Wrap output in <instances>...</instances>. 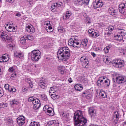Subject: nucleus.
Masks as SVG:
<instances>
[{"label": "nucleus", "instance_id": "nucleus-1", "mask_svg": "<svg viewBox=\"0 0 126 126\" xmlns=\"http://www.w3.org/2000/svg\"><path fill=\"white\" fill-rule=\"evenodd\" d=\"M74 120L75 126H86L87 120L83 117L82 111L78 110L74 113Z\"/></svg>", "mask_w": 126, "mask_h": 126}, {"label": "nucleus", "instance_id": "nucleus-2", "mask_svg": "<svg viewBox=\"0 0 126 126\" xmlns=\"http://www.w3.org/2000/svg\"><path fill=\"white\" fill-rule=\"evenodd\" d=\"M70 56V50L68 47H62L60 48L57 52L58 58L59 60H62L63 62L67 61Z\"/></svg>", "mask_w": 126, "mask_h": 126}, {"label": "nucleus", "instance_id": "nucleus-3", "mask_svg": "<svg viewBox=\"0 0 126 126\" xmlns=\"http://www.w3.org/2000/svg\"><path fill=\"white\" fill-rule=\"evenodd\" d=\"M29 56H30L33 62H38L41 58H42V54H41V51L39 50H34L30 52L28 54Z\"/></svg>", "mask_w": 126, "mask_h": 126}, {"label": "nucleus", "instance_id": "nucleus-4", "mask_svg": "<svg viewBox=\"0 0 126 126\" xmlns=\"http://www.w3.org/2000/svg\"><path fill=\"white\" fill-rule=\"evenodd\" d=\"M106 77H100L97 81V84L99 87L103 86V85H106V86H110L111 81L109 79H106Z\"/></svg>", "mask_w": 126, "mask_h": 126}, {"label": "nucleus", "instance_id": "nucleus-5", "mask_svg": "<svg viewBox=\"0 0 126 126\" xmlns=\"http://www.w3.org/2000/svg\"><path fill=\"white\" fill-rule=\"evenodd\" d=\"M68 45L70 46H72L75 49H79L81 48V44L79 43L77 40L74 37H72L68 40Z\"/></svg>", "mask_w": 126, "mask_h": 126}, {"label": "nucleus", "instance_id": "nucleus-6", "mask_svg": "<svg viewBox=\"0 0 126 126\" xmlns=\"http://www.w3.org/2000/svg\"><path fill=\"white\" fill-rule=\"evenodd\" d=\"M117 32L119 34L115 36V39L121 42V41H123L124 36H126V31L123 29H118Z\"/></svg>", "mask_w": 126, "mask_h": 126}, {"label": "nucleus", "instance_id": "nucleus-7", "mask_svg": "<svg viewBox=\"0 0 126 126\" xmlns=\"http://www.w3.org/2000/svg\"><path fill=\"white\" fill-rule=\"evenodd\" d=\"M112 64L117 68H122L125 65V63L121 59H115L112 61Z\"/></svg>", "mask_w": 126, "mask_h": 126}, {"label": "nucleus", "instance_id": "nucleus-8", "mask_svg": "<svg viewBox=\"0 0 126 126\" xmlns=\"http://www.w3.org/2000/svg\"><path fill=\"white\" fill-rule=\"evenodd\" d=\"M88 32L89 33V35L90 37H92L93 38H97L100 36V34L99 32L96 31H95L93 29H90L88 31Z\"/></svg>", "mask_w": 126, "mask_h": 126}, {"label": "nucleus", "instance_id": "nucleus-9", "mask_svg": "<svg viewBox=\"0 0 126 126\" xmlns=\"http://www.w3.org/2000/svg\"><path fill=\"white\" fill-rule=\"evenodd\" d=\"M1 38L3 41L5 42H10L12 38L10 36H8V32L3 31L1 34Z\"/></svg>", "mask_w": 126, "mask_h": 126}, {"label": "nucleus", "instance_id": "nucleus-10", "mask_svg": "<svg viewBox=\"0 0 126 126\" xmlns=\"http://www.w3.org/2000/svg\"><path fill=\"white\" fill-rule=\"evenodd\" d=\"M90 0H77L74 1V4L77 5V6H82L83 4L84 5H88Z\"/></svg>", "mask_w": 126, "mask_h": 126}, {"label": "nucleus", "instance_id": "nucleus-11", "mask_svg": "<svg viewBox=\"0 0 126 126\" xmlns=\"http://www.w3.org/2000/svg\"><path fill=\"white\" fill-rule=\"evenodd\" d=\"M119 11L122 14L126 15V3L119 4Z\"/></svg>", "mask_w": 126, "mask_h": 126}, {"label": "nucleus", "instance_id": "nucleus-12", "mask_svg": "<svg viewBox=\"0 0 126 126\" xmlns=\"http://www.w3.org/2000/svg\"><path fill=\"white\" fill-rule=\"evenodd\" d=\"M43 111H47L46 113L49 116H54L55 115L53 108L49 107L48 105H46L43 107Z\"/></svg>", "mask_w": 126, "mask_h": 126}, {"label": "nucleus", "instance_id": "nucleus-13", "mask_svg": "<svg viewBox=\"0 0 126 126\" xmlns=\"http://www.w3.org/2000/svg\"><path fill=\"white\" fill-rule=\"evenodd\" d=\"M44 27L47 30V32H53V28L49 21H47L44 22Z\"/></svg>", "mask_w": 126, "mask_h": 126}, {"label": "nucleus", "instance_id": "nucleus-14", "mask_svg": "<svg viewBox=\"0 0 126 126\" xmlns=\"http://www.w3.org/2000/svg\"><path fill=\"white\" fill-rule=\"evenodd\" d=\"M80 61L83 63V67L87 68L88 67V64L89 63L88 59L85 56H83L81 57Z\"/></svg>", "mask_w": 126, "mask_h": 126}, {"label": "nucleus", "instance_id": "nucleus-15", "mask_svg": "<svg viewBox=\"0 0 126 126\" xmlns=\"http://www.w3.org/2000/svg\"><path fill=\"white\" fill-rule=\"evenodd\" d=\"M89 114L91 118H95L97 115V110L94 107H90L89 109Z\"/></svg>", "mask_w": 126, "mask_h": 126}, {"label": "nucleus", "instance_id": "nucleus-16", "mask_svg": "<svg viewBox=\"0 0 126 126\" xmlns=\"http://www.w3.org/2000/svg\"><path fill=\"white\" fill-rule=\"evenodd\" d=\"M61 6H62V2H61L52 4L51 7V10L53 12H56L57 9Z\"/></svg>", "mask_w": 126, "mask_h": 126}, {"label": "nucleus", "instance_id": "nucleus-17", "mask_svg": "<svg viewBox=\"0 0 126 126\" xmlns=\"http://www.w3.org/2000/svg\"><path fill=\"white\" fill-rule=\"evenodd\" d=\"M5 28L8 32H15L16 28L14 26H12L11 24H6L5 25Z\"/></svg>", "mask_w": 126, "mask_h": 126}, {"label": "nucleus", "instance_id": "nucleus-18", "mask_svg": "<svg viewBox=\"0 0 126 126\" xmlns=\"http://www.w3.org/2000/svg\"><path fill=\"white\" fill-rule=\"evenodd\" d=\"M126 81V79L125 76H117L116 78V82L117 83L121 84V83H125Z\"/></svg>", "mask_w": 126, "mask_h": 126}, {"label": "nucleus", "instance_id": "nucleus-19", "mask_svg": "<svg viewBox=\"0 0 126 126\" xmlns=\"http://www.w3.org/2000/svg\"><path fill=\"white\" fill-rule=\"evenodd\" d=\"M103 5H104V3L99 0H96L93 2V7H94V8H99L102 7Z\"/></svg>", "mask_w": 126, "mask_h": 126}, {"label": "nucleus", "instance_id": "nucleus-20", "mask_svg": "<svg viewBox=\"0 0 126 126\" xmlns=\"http://www.w3.org/2000/svg\"><path fill=\"white\" fill-rule=\"evenodd\" d=\"M26 30H27L29 33L33 34V33L35 32V28H34V26L31 24L27 25L26 26Z\"/></svg>", "mask_w": 126, "mask_h": 126}, {"label": "nucleus", "instance_id": "nucleus-21", "mask_svg": "<svg viewBox=\"0 0 126 126\" xmlns=\"http://www.w3.org/2000/svg\"><path fill=\"white\" fill-rule=\"evenodd\" d=\"M32 104L33 105V109H34V110H38V109L41 107V102L38 99H35L33 101Z\"/></svg>", "mask_w": 126, "mask_h": 126}, {"label": "nucleus", "instance_id": "nucleus-22", "mask_svg": "<svg viewBox=\"0 0 126 126\" xmlns=\"http://www.w3.org/2000/svg\"><path fill=\"white\" fill-rule=\"evenodd\" d=\"M121 118V115L118 111H116L114 113V115L113 117V122L115 123V124L118 123V122L119 121V119Z\"/></svg>", "mask_w": 126, "mask_h": 126}, {"label": "nucleus", "instance_id": "nucleus-23", "mask_svg": "<svg viewBox=\"0 0 126 126\" xmlns=\"http://www.w3.org/2000/svg\"><path fill=\"white\" fill-rule=\"evenodd\" d=\"M96 95L97 97L100 96V97H102V98H106L107 97V94H106V93L103 90H97L96 91Z\"/></svg>", "mask_w": 126, "mask_h": 126}, {"label": "nucleus", "instance_id": "nucleus-24", "mask_svg": "<svg viewBox=\"0 0 126 126\" xmlns=\"http://www.w3.org/2000/svg\"><path fill=\"white\" fill-rule=\"evenodd\" d=\"M19 126H23L25 123V118L24 116H20L17 119Z\"/></svg>", "mask_w": 126, "mask_h": 126}, {"label": "nucleus", "instance_id": "nucleus-25", "mask_svg": "<svg viewBox=\"0 0 126 126\" xmlns=\"http://www.w3.org/2000/svg\"><path fill=\"white\" fill-rule=\"evenodd\" d=\"M9 61V56L7 54H3L0 58V62H8Z\"/></svg>", "mask_w": 126, "mask_h": 126}, {"label": "nucleus", "instance_id": "nucleus-26", "mask_svg": "<svg viewBox=\"0 0 126 126\" xmlns=\"http://www.w3.org/2000/svg\"><path fill=\"white\" fill-rule=\"evenodd\" d=\"M48 83V80L46 79H44V81H40L39 85L42 88H45L47 86V84Z\"/></svg>", "mask_w": 126, "mask_h": 126}, {"label": "nucleus", "instance_id": "nucleus-27", "mask_svg": "<svg viewBox=\"0 0 126 126\" xmlns=\"http://www.w3.org/2000/svg\"><path fill=\"white\" fill-rule=\"evenodd\" d=\"M58 71L60 72L61 74H64L65 72V68L63 66H59L57 67Z\"/></svg>", "mask_w": 126, "mask_h": 126}, {"label": "nucleus", "instance_id": "nucleus-28", "mask_svg": "<svg viewBox=\"0 0 126 126\" xmlns=\"http://www.w3.org/2000/svg\"><path fill=\"white\" fill-rule=\"evenodd\" d=\"M74 88L75 90H77V91H81V90H83V86H82V85L80 84H77L75 85Z\"/></svg>", "mask_w": 126, "mask_h": 126}, {"label": "nucleus", "instance_id": "nucleus-29", "mask_svg": "<svg viewBox=\"0 0 126 126\" xmlns=\"http://www.w3.org/2000/svg\"><path fill=\"white\" fill-rule=\"evenodd\" d=\"M109 13L111 15H116L117 14V10L112 7L109 8Z\"/></svg>", "mask_w": 126, "mask_h": 126}, {"label": "nucleus", "instance_id": "nucleus-30", "mask_svg": "<svg viewBox=\"0 0 126 126\" xmlns=\"http://www.w3.org/2000/svg\"><path fill=\"white\" fill-rule=\"evenodd\" d=\"M58 90V88L56 86L52 87L49 90V95H51L52 93H55Z\"/></svg>", "mask_w": 126, "mask_h": 126}, {"label": "nucleus", "instance_id": "nucleus-31", "mask_svg": "<svg viewBox=\"0 0 126 126\" xmlns=\"http://www.w3.org/2000/svg\"><path fill=\"white\" fill-rule=\"evenodd\" d=\"M72 14L71 13V12L67 11L66 12L65 16H64L63 17V19H69V17H70V16H71Z\"/></svg>", "mask_w": 126, "mask_h": 126}, {"label": "nucleus", "instance_id": "nucleus-32", "mask_svg": "<svg viewBox=\"0 0 126 126\" xmlns=\"http://www.w3.org/2000/svg\"><path fill=\"white\" fill-rule=\"evenodd\" d=\"M25 81L29 83L30 88H33V82L31 81V79H30V78L26 79Z\"/></svg>", "mask_w": 126, "mask_h": 126}, {"label": "nucleus", "instance_id": "nucleus-33", "mask_svg": "<svg viewBox=\"0 0 126 126\" xmlns=\"http://www.w3.org/2000/svg\"><path fill=\"white\" fill-rule=\"evenodd\" d=\"M8 71L11 73H15L16 72V67L14 66L13 67H10L9 68Z\"/></svg>", "mask_w": 126, "mask_h": 126}, {"label": "nucleus", "instance_id": "nucleus-34", "mask_svg": "<svg viewBox=\"0 0 126 126\" xmlns=\"http://www.w3.org/2000/svg\"><path fill=\"white\" fill-rule=\"evenodd\" d=\"M14 57L16 58H22L23 57V54L16 51L14 53Z\"/></svg>", "mask_w": 126, "mask_h": 126}, {"label": "nucleus", "instance_id": "nucleus-35", "mask_svg": "<svg viewBox=\"0 0 126 126\" xmlns=\"http://www.w3.org/2000/svg\"><path fill=\"white\" fill-rule=\"evenodd\" d=\"M26 40H29V41H33L34 40V36L33 35H25Z\"/></svg>", "mask_w": 126, "mask_h": 126}, {"label": "nucleus", "instance_id": "nucleus-36", "mask_svg": "<svg viewBox=\"0 0 126 126\" xmlns=\"http://www.w3.org/2000/svg\"><path fill=\"white\" fill-rule=\"evenodd\" d=\"M26 37H25V35H24L23 37H21L20 39V43L22 44V45H24L26 41Z\"/></svg>", "mask_w": 126, "mask_h": 126}, {"label": "nucleus", "instance_id": "nucleus-37", "mask_svg": "<svg viewBox=\"0 0 126 126\" xmlns=\"http://www.w3.org/2000/svg\"><path fill=\"white\" fill-rule=\"evenodd\" d=\"M30 126H40V123L38 122H32L30 124Z\"/></svg>", "mask_w": 126, "mask_h": 126}, {"label": "nucleus", "instance_id": "nucleus-38", "mask_svg": "<svg viewBox=\"0 0 126 126\" xmlns=\"http://www.w3.org/2000/svg\"><path fill=\"white\" fill-rule=\"evenodd\" d=\"M88 42V40H87V39H84L82 42V43H81L82 46H83V47L84 48V49H85V48H86V47L87 46Z\"/></svg>", "mask_w": 126, "mask_h": 126}, {"label": "nucleus", "instance_id": "nucleus-39", "mask_svg": "<svg viewBox=\"0 0 126 126\" xmlns=\"http://www.w3.org/2000/svg\"><path fill=\"white\" fill-rule=\"evenodd\" d=\"M111 45H109L108 46H107L106 47H105L104 49V53H105L106 54L109 53V51L110 50V49H111Z\"/></svg>", "mask_w": 126, "mask_h": 126}, {"label": "nucleus", "instance_id": "nucleus-40", "mask_svg": "<svg viewBox=\"0 0 126 126\" xmlns=\"http://www.w3.org/2000/svg\"><path fill=\"white\" fill-rule=\"evenodd\" d=\"M4 95V91H3V89L2 88L0 87V98L3 97Z\"/></svg>", "mask_w": 126, "mask_h": 126}, {"label": "nucleus", "instance_id": "nucleus-41", "mask_svg": "<svg viewBox=\"0 0 126 126\" xmlns=\"http://www.w3.org/2000/svg\"><path fill=\"white\" fill-rule=\"evenodd\" d=\"M10 103L11 105H17V104H18V101L16 99H12L10 101Z\"/></svg>", "mask_w": 126, "mask_h": 126}, {"label": "nucleus", "instance_id": "nucleus-42", "mask_svg": "<svg viewBox=\"0 0 126 126\" xmlns=\"http://www.w3.org/2000/svg\"><path fill=\"white\" fill-rule=\"evenodd\" d=\"M58 123V121L56 120H51L48 122V123L50 125V126H52V125H56Z\"/></svg>", "mask_w": 126, "mask_h": 126}, {"label": "nucleus", "instance_id": "nucleus-43", "mask_svg": "<svg viewBox=\"0 0 126 126\" xmlns=\"http://www.w3.org/2000/svg\"><path fill=\"white\" fill-rule=\"evenodd\" d=\"M107 30L110 31V32H112L113 30L115 29V28L113 26H109L108 28H106Z\"/></svg>", "mask_w": 126, "mask_h": 126}, {"label": "nucleus", "instance_id": "nucleus-44", "mask_svg": "<svg viewBox=\"0 0 126 126\" xmlns=\"http://www.w3.org/2000/svg\"><path fill=\"white\" fill-rule=\"evenodd\" d=\"M58 30L59 32H60V33H63L65 31L64 28L63 27H58Z\"/></svg>", "mask_w": 126, "mask_h": 126}, {"label": "nucleus", "instance_id": "nucleus-45", "mask_svg": "<svg viewBox=\"0 0 126 126\" xmlns=\"http://www.w3.org/2000/svg\"><path fill=\"white\" fill-rule=\"evenodd\" d=\"M63 118L65 119V120H66V121L68 122V121H69V114H65L63 116Z\"/></svg>", "mask_w": 126, "mask_h": 126}, {"label": "nucleus", "instance_id": "nucleus-46", "mask_svg": "<svg viewBox=\"0 0 126 126\" xmlns=\"http://www.w3.org/2000/svg\"><path fill=\"white\" fill-rule=\"evenodd\" d=\"M8 106V104L6 103H1V108H6Z\"/></svg>", "mask_w": 126, "mask_h": 126}, {"label": "nucleus", "instance_id": "nucleus-47", "mask_svg": "<svg viewBox=\"0 0 126 126\" xmlns=\"http://www.w3.org/2000/svg\"><path fill=\"white\" fill-rule=\"evenodd\" d=\"M41 99L43 101H47V100H48V98H47V96H46L45 94L41 95Z\"/></svg>", "mask_w": 126, "mask_h": 126}, {"label": "nucleus", "instance_id": "nucleus-48", "mask_svg": "<svg viewBox=\"0 0 126 126\" xmlns=\"http://www.w3.org/2000/svg\"><path fill=\"white\" fill-rule=\"evenodd\" d=\"M52 99H53V100H55V99H56V97H57V94H54L51 93L50 94H49Z\"/></svg>", "mask_w": 126, "mask_h": 126}, {"label": "nucleus", "instance_id": "nucleus-49", "mask_svg": "<svg viewBox=\"0 0 126 126\" xmlns=\"http://www.w3.org/2000/svg\"><path fill=\"white\" fill-rule=\"evenodd\" d=\"M118 52L121 54V55H124L125 53H124V49L123 48H119L118 49Z\"/></svg>", "mask_w": 126, "mask_h": 126}, {"label": "nucleus", "instance_id": "nucleus-50", "mask_svg": "<svg viewBox=\"0 0 126 126\" xmlns=\"http://www.w3.org/2000/svg\"><path fill=\"white\" fill-rule=\"evenodd\" d=\"M35 99H34V97H30L28 99L29 102H32V103L34 102V101H35Z\"/></svg>", "mask_w": 126, "mask_h": 126}, {"label": "nucleus", "instance_id": "nucleus-51", "mask_svg": "<svg viewBox=\"0 0 126 126\" xmlns=\"http://www.w3.org/2000/svg\"><path fill=\"white\" fill-rule=\"evenodd\" d=\"M88 95V94L87 93V91H85L83 92L82 96L83 97H86Z\"/></svg>", "mask_w": 126, "mask_h": 126}, {"label": "nucleus", "instance_id": "nucleus-52", "mask_svg": "<svg viewBox=\"0 0 126 126\" xmlns=\"http://www.w3.org/2000/svg\"><path fill=\"white\" fill-rule=\"evenodd\" d=\"M5 88L6 90H9V85L8 84L5 85Z\"/></svg>", "mask_w": 126, "mask_h": 126}, {"label": "nucleus", "instance_id": "nucleus-53", "mask_svg": "<svg viewBox=\"0 0 126 126\" xmlns=\"http://www.w3.org/2000/svg\"><path fill=\"white\" fill-rule=\"evenodd\" d=\"M10 92H15L16 91V89L14 88H12L10 90Z\"/></svg>", "mask_w": 126, "mask_h": 126}, {"label": "nucleus", "instance_id": "nucleus-54", "mask_svg": "<svg viewBox=\"0 0 126 126\" xmlns=\"http://www.w3.org/2000/svg\"><path fill=\"white\" fill-rule=\"evenodd\" d=\"M16 16H17L18 17H20L21 16V13L20 12H18L16 14Z\"/></svg>", "mask_w": 126, "mask_h": 126}, {"label": "nucleus", "instance_id": "nucleus-55", "mask_svg": "<svg viewBox=\"0 0 126 126\" xmlns=\"http://www.w3.org/2000/svg\"><path fill=\"white\" fill-rule=\"evenodd\" d=\"M3 74V71L1 70V67L0 66V75H2Z\"/></svg>", "mask_w": 126, "mask_h": 126}, {"label": "nucleus", "instance_id": "nucleus-56", "mask_svg": "<svg viewBox=\"0 0 126 126\" xmlns=\"http://www.w3.org/2000/svg\"><path fill=\"white\" fill-rule=\"evenodd\" d=\"M91 55H92V56H93V57L94 58H95V57H96V54L95 53H94V52H92L91 53Z\"/></svg>", "mask_w": 126, "mask_h": 126}, {"label": "nucleus", "instance_id": "nucleus-57", "mask_svg": "<svg viewBox=\"0 0 126 126\" xmlns=\"http://www.w3.org/2000/svg\"><path fill=\"white\" fill-rule=\"evenodd\" d=\"M68 82H69V83H71V82H72V79L71 78H70L68 79Z\"/></svg>", "mask_w": 126, "mask_h": 126}, {"label": "nucleus", "instance_id": "nucleus-58", "mask_svg": "<svg viewBox=\"0 0 126 126\" xmlns=\"http://www.w3.org/2000/svg\"><path fill=\"white\" fill-rule=\"evenodd\" d=\"M64 2H65L66 3H69L70 0H64Z\"/></svg>", "mask_w": 126, "mask_h": 126}, {"label": "nucleus", "instance_id": "nucleus-59", "mask_svg": "<svg viewBox=\"0 0 126 126\" xmlns=\"http://www.w3.org/2000/svg\"><path fill=\"white\" fill-rule=\"evenodd\" d=\"M6 1L7 2H9L10 3L12 2V1H13V0H6Z\"/></svg>", "mask_w": 126, "mask_h": 126}, {"label": "nucleus", "instance_id": "nucleus-60", "mask_svg": "<svg viewBox=\"0 0 126 126\" xmlns=\"http://www.w3.org/2000/svg\"><path fill=\"white\" fill-rule=\"evenodd\" d=\"M97 51H98L99 52L102 51V48H96Z\"/></svg>", "mask_w": 126, "mask_h": 126}, {"label": "nucleus", "instance_id": "nucleus-61", "mask_svg": "<svg viewBox=\"0 0 126 126\" xmlns=\"http://www.w3.org/2000/svg\"><path fill=\"white\" fill-rule=\"evenodd\" d=\"M28 2H32L33 1V0H26Z\"/></svg>", "mask_w": 126, "mask_h": 126}, {"label": "nucleus", "instance_id": "nucleus-62", "mask_svg": "<svg viewBox=\"0 0 126 126\" xmlns=\"http://www.w3.org/2000/svg\"><path fill=\"white\" fill-rule=\"evenodd\" d=\"M16 76V73H15L14 74H12L11 75V76H12V77H14V76Z\"/></svg>", "mask_w": 126, "mask_h": 126}, {"label": "nucleus", "instance_id": "nucleus-63", "mask_svg": "<svg viewBox=\"0 0 126 126\" xmlns=\"http://www.w3.org/2000/svg\"><path fill=\"white\" fill-rule=\"evenodd\" d=\"M123 126H126V121L124 122Z\"/></svg>", "mask_w": 126, "mask_h": 126}, {"label": "nucleus", "instance_id": "nucleus-64", "mask_svg": "<svg viewBox=\"0 0 126 126\" xmlns=\"http://www.w3.org/2000/svg\"><path fill=\"white\" fill-rule=\"evenodd\" d=\"M46 126H51L48 123L46 124Z\"/></svg>", "mask_w": 126, "mask_h": 126}]
</instances>
